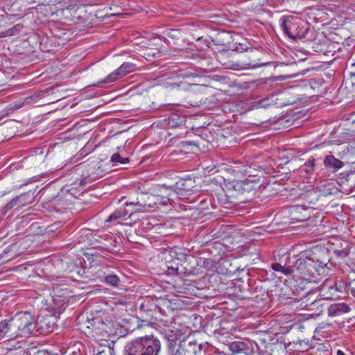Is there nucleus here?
<instances>
[{"label": "nucleus", "instance_id": "nucleus-43", "mask_svg": "<svg viewBox=\"0 0 355 355\" xmlns=\"http://www.w3.org/2000/svg\"><path fill=\"white\" fill-rule=\"evenodd\" d=\"M256 66H257V64H252V67H254Z\"/></svg>", "mask_w": 355, "mask_h": 355}, {"label": "nucleus", "instance_id": "nucleus-14", "mask_svg": "<svg viewBox=\"0 0 355 355\" xmlns=\"http://www.w3.org/2000/svg\"><path fill=\"white\" fill-rule=\"evenodd\" d=\"M164 338L166 340L167 352L177 350L179 347L178 340H179V335L177 332L171 331L166 333Z\"/></svg>", "mask_w": 355, "mask_h": 355}, {"label": "nucleus", "instance_id": "nucleus-34", "mask_svg": "<svg viewBox=\"0 0 355 355\" xmlns=\"http://www.w3.org/2000/svg\"><path fill=\"white\" fill-rule=\"evenodd\" d=\"M167 272L170 275L178 274V267H174L173 266H168L167 267Z\"/></svg>", "mask_w": 355, "mask_h": 355}, {"label": "nucleus", "instance_id": "nucleus-36", "mask_svg": "<svg viewBox=\"0 0 355 355\" xmlns=\"http://www.w3.org/2000/svg\"><path fill=\"white\" fill-rule=\"evenodd\" d=\"M206 345H207V343H197L198 352H200Z\"/></svg>", "mask_w": 355, "mask_h": 355}, {"label": "nucleus", "instance_id": "nucleus-8", "mask_svg": "<svg viewBox=\"0 0 355 355\" xmlns=\"http://www.w3.org/2000/svg\"><path fill=\"white\" fill-rule=\"evenodd\" d=\"M312 209L304 205H296L290 209L291 219L295 221H306L311 218Z\"/></svg>", "mask_w": 355, "mask_h": 355}, {"label": "nucleus", "instance_id": "nucleus-25", "mask_svg": "<svg viewBox=\"0 0 355 355\" xmlns=\"http://www.w3.org/2000/svg\"><path fill=\"white\" fill-rule=\"evenodd\" d=\"M92 327L95 329H102L105 330L106 324L100 318L93 319V322L92 323Z\"/></svg>", "mask_w": 355, "mask_h": 355}, {"label": "nucleus", "instance_id": "nucleus-11", "mask_svg": "<svg viewBox=\"0 0 355 355\" xmlns=\"http://www.w3.org/2000/svg\"><path fill=\"white\" fill-rule=\"evenodd\" d=\"M160 310V308L156 305L153 300H146L144 302H142L139 306V311L140 313H144L147 317H150L151 318H155V313ZM141 317H144L141 315Z\"/></svg>", "mask_w": 355, "mask_h": 355}, {"label": "nucleus", "instance_id": "nucleus-18", "mask_svg": "<svg viewBox=\"0 0 355 355\" xmlns=\"http://www.w3.org/2000/svg\"><path fill=\"white\" fill-rule=\"evenodd\" d=\"M184 122V116L172 114L168 118L167 125L168 128H175L182 126Z\"/></svg>", "mask_w": 355, "mask_h": 355}, {"label": "nucleus", "instance_id": "nucleus-2", "mask_svg": "<svg viewBox=\"0 0 355 355\" xmlns=\"http://www.w3.org/2000/svg\"><path fill=\"white\" fill-rule=\"evenodd\" d=\"M161 343L153 336L137 338L126 343L125 355H158Z\"/></svg>", "mask_w": 355, "mask_h": 355}, {"label": "nucleus", "instance_id": "nucleus-24", "mask_svg": "<svg viewBox=\"0 0 355 355\" xmlns=\"http://www.w3.org/2000/svg\"><path fill=\"white\" fill-rule=\"evenodd\" d=\"M111 162L114 163L126 164L129 162L127 157H122L119 153H114L111 157Z\"/></svg>", "mask_w": 355, "mask_h": 355}, {"label": "nucleus", "instance_id": "nucleus-37", "mask_svg": "<svg viewBox=\"0 0 355 355\" xmlns=\"http://www.w3.org/2000/svg\"><path fill=\"white\" fill-rule=\"evenodd\" d=\"M209 203L211 205V206L214 208V207H216L217 205L216 204V202H215V199L214 198L213 199V202L211 200V199L209 200Z\"/></svg>", "mask_w": 355, "mask_h": 355}, {"label": "nucleus", "instance_id": "nucleus-9", "mask_svg": "<svg viewBox=\"0 0 355 355\" xmlns=\"http://www.w3.org/2000/svg\"><path fill=\"white\" fill-rule=\"evenodd\" d=\"M18 328L22 331L31 332L36 328V324L33 322V318L28 312H24L18 319Z\"/></svg>", "mask_w": 355, "mask_h": 355}, {"label": "nucleus", "instance_id": "nucleus-7", "mask_svg": "<svg viewBox=\"0 0 355 355\" xmlns=\"http://www.w3.org/2000/svg\"><path fill=\"white\" fill-rule=\"evenodd\" d=\"M35 191L29 190L28 191L23 193L14 198L5 206V211L7 212L14 207H16V209H19L25 206L31 205L35 201Z\"/></svg>", "mask_w": 355, "mask_h": 355}, {"label": "nucleus", "instance_id": "nucleus-38", "mask_svg": "<svg viewBox=\"0 0 355 355\" xmlns=\"http://www.w3.org/2000/svg\"><path fill=\"white\" fill-rule=\"evenodd\" d=\"M336 355H345V354H344L343 352H342L341 350L338 349L336 352Z\"/></svg>", "mask_w": 355, "mask_h": 355}, {"label": "nucleus", "instance_id": "nucleus-16", "mask_svg": "<svg viewBox=\"0 0 355 355\" xmlns=\"http://www.w3.org/2000/svg\"><path fill=\"white\" fill-rule=\"evenodd\" d=\"M315 159L313 157H311L308 159V160L300 166L299 168V171L301 174H303L304 176H309L311 175L314 170H315Z\"/></svg>", "mask_w": 355, "mask_h": 355}, {"label": "nucleus", "instance_id": "nucleus-21", "mask_svg": "<svg viewBox=\"0 0 355 355\" xmlns=\"http://www.w3.org/2000/svg\"><path fill=\"white\" fill-rule=\"evenodd\" d=\"M171 257L175 258L180 261H186L189 256L184 253L181 249L178 251L173 250L171 252Z\"/></svg>", "mask_w": 355, "mask_h": 355}, {"label": "nucleus", "instance_id": "nucleus-1", "mask_svg": "<svg viewBox=\"0 0 355 355\" xmlns=\"http://www.w3.org/2000/svg\"><path fill=\"white\" fill-rule=\"evenodd\" d=\"M271 268L286 276L297 272L302 279H308L319 273L321 265L315 262L313 259L308 258L305 254L300 253L293 257L289 255L282 257L279 262L271 264Z\"/></svg>", "mask_w": 355, "mask_h": 355}, {"label": "nucleus", "instance_id": "nucleus-31", "mask_svg": "<svg viewBox=\"0 0 355 355\" xmlns=\"http://www.w3.org/2000/svg\"><path fill=\"white\" fill-rule=\"evenodd\" d=\"M166 355H186V354L184 352V351L179 347L178 349H177V350L167 352Z\"/></svg>", "mask_w": 355, "mask_h": 355}, {"label": "nucleus", "instance_id": "nucleus-39", "mask_svg": "<svg viewBox=\"0 0 355 355\" xmlns=\"http://www.w3.org/2000/svg\"><path fill=\"white\" fill-rule=\"evenodd\" d=\"M206 202H207V200H202L200 201V204H201L202 205V204H205V203H206Z\"/></svg>", "mask_w": 355, "mask_h": 355}, {"label": "nucleus", "instance_id": "nucleus-5", "mask_svg": "<svg viewBox=\"0 0 355 355\" xmlns=\"http://www.w3.org/2000/svg\"><path fill=\"white\" fill-rule=\"evenodd\" d=\"M136 64L132 62H123L117 69L112 72L103 80L98 81L95 85L100 87L102 84L112 83L129 73L136 71Z\"/></svg>", "mask_w": 355, "mask_h": 355}, {"label": "nucleus", "instance_id": "nucleus-6", "mask_svg": "<svg viewBox=\"0 0 355 355\" xmlns=\"http://www.w3.org/2000/svg\"><path fill=\"white\" fill-rule=\"evenodd\" d=\"M337 182L342 193L346 195L353 193L355 191V170L340 173Z\"/></svg>", "mask_w": 355, "mask_h": 355}, {"label": "nucleus", "instance_id": "nucleus-13", "mask_svg": "<svg viewBox=\"0 0 355 355\" xmlns=\"http://www.w3.org/2000/svg\"><path fill=\"white\" fill-rule=\"evenodd\" d=\"M323 164L327 168L332 170L334 172L337 171L344 166V163L341 160L336 158L332 155L325 156Z\"/></svg>", "mask_w": 355, "mask_h": 355}, {"label": "nucleus", "instance_id": "nucleus-42", "mask_svg": "<svg viewBox=\"0 0 355 355\" xmlns=\"http://www.w3.org/2000/svg\"><path fill=\"white\" fill-rule=\"evenodd\" d=\"M309 293H310V291H306V292H305V295H306L309 294Z\"/></svg>", "mask_w": 355, "mask_h": 355}, {"label": "nucleus", "instance_id": "nucleus-28", "mask_svg": "<svg viewBox=\"0 0 355 355\" xmlns=\"http://www.w3.org/2000/svg\"><path fill=\"white\" fill-rule=\"evenodd\" d=\"M170 87L173 89H186L188 87V85L185 83L180 82V83H171V84H170Z\"/></svg>", "mask_w": 355, "mask_h": 355}, {"label": "nucleus", "instance_id": "nucleus-20", "mask_svg": "<svg viewBox=\"0 0 355 355\" xmlns=\"http://www.w3.org/2000/svg\"><path fill=\"white\" fill-rule=\"evenodd\" d=\"M53 324L54 323L51 324V322H46L45 320H43L35 323V329L37 331H38L39 329H42L45 332H50L53 330Z\"/></svg>", "mask_w": 355, "mask_h": 355}, {"label": "nucleus", "instance_id": "nucleus-40", "mask_svg": "<svg viewBox=\"0 0 355 355\" xmlns=\"http://www.w3.org/2000/svg\"><path fill=\"white\" fill-rule=\"evenodd\" d=\"M329 289L330 290H334V291H336V289L334 288V286H331L329 287Z\"/></svg>", "mask_w": 355, "mask_h": 355}, {"label": "nucleus", "instance_id": "nucleus-22", "mask_svg": "<svg viewBox=\"0 0 355 355\" xmlns=\"http://www.w3.org/2000/svg\"><path fill=\"white\" fill-rule=\"evenodd\" d=\"M105 282L108 285L117 286L119 283V278L116 275H107L105 277Z\"/></svg>", "mask_w": 355, "mask_h": 355}, {"label": "nucleus", "instance_id": "nucleus-32", "mask_svg": "<svg viewBox=\"0 0 355 355\" xmlns=\"http://www.w3.org/2000/svg\"><path fill=\"white\" fill-rule=\"evenodd\" d=\"M216 196H217V198L218 200V203L220 205L226 207V201L225 199H223V197L225 196V195L224 194V192H223L222 193H218Z\"/></svg>", "mask_w": 355, "mask_h": 355}, {"label": "nucleus", "instance_id": "nucleus-23", "mask_svg": "<svg viewBox=\"0 0 355 355\" xmlns=\"http://www.w3.org/2000/svg\"><path fill=\"white\" fill-rule=\"evenodd\" d=\"M71 272L73 274L71 275V277L73 278L76 281H79L76 278L77 277L83 278L85 273V270L84 268L76 266L74 268V269L71 271Z\"/></svg>", "mask_w": 355, "mask_h": 355}, {"label": "nucleus", "instance_id": "nucleus-30", "mask_svg": "<svg viewBox=\"0 0 355 355\" xmlns=\"http://www.w3.org/2000/svg\"><path fill=\"white\" fill-rule=\"evenodd\" d=\"M125 205H127V206H128V205L138 206L139 208L135 209L136 211H138V210L141 209V208H144L146 205V203H141L139 200H137L135 201H132L130 202H125Z\"/></svg>", "mask_w": 355, "mask_h": 355}, {"label": "nucleus", "instance_id": "nucleus-4", "mask_svg": "<svg viewBox=\"0 0 355 355\" xmlns=\"http://www.w3.org/2000/svg\"><path fill=\"white\" fill-rule=\"evenodd\" d=\"M161 189L171 190L175 196L180 199H189L192 192L196 191L193 189L195 180L192 178L181 179L172 186H166L165 184L160 186Z\"/></svg>", "mask_w": 355, "mask_h": 355}, {"label": "nucleus", "instance_id": "nucleus-12", "mask_svg": "<svg viewBox=\"0 0 355 355\" xmlns=\"http://www.w3.org/2000/svg\"><path fill=\"white\" fill-rule=\"evenodd\" d=\"M180 348L183 351L192 352L195 354L198 353L197 340L193 336H187L180 343Z\"/></svg>", "mask_w": 355, "mask_h": 355}, {"label": "nucleus", "instance_id": "nucleus-26", "mask_svg": "<svg viewBox=\"0 0 355 355\" xmlns=\"http://www.w3.org/2000/svg\"><path fill=\"white\" fill-rule=\"evenodd\" d=\"M9 329V324L6 320L0 322V339L3 338Z\"/></svg>", "mask_w": 355, "mask_h": 355}, {"label": "nucleus", "instance_id": "nucleus-10", "mask_svg": "<svg viewBox=\"0 0 355 355\" xmlns=\"http://www.w3.org/2000/svg\"><path fill=\"white\" fill-rule=\"evenodd\" d=\"M229 349L233 353H244L246 355H249L253 352L250 343L240 340L230 343Z\"/></svg>", "mask_w": 355, "mask_h": 355}, {"label": "nucleus", "instance_id": "nucleus-33", "mask_svg": "<svg viewBox=\"0 0 355 355\" xmlns=\"http://www.w3.org/2000/svg\"><path fill=\"white\" fill-rule=\"evenodd\" d=\"M334 253L336 254L338 257H345L348 255L349 252L347 250H335Z\"/></svg>", "mask_w": 355, "mask_h": 355}, {"label": "nucleus", "instance_id": "nucleus-29", "mask_svg": "<svg viewBox=\"0 0 355 355\" xmlns=\"http://www.w3.org/2000/svg\"><path fill=\"white\" fill-rule=\"evenodd\" d=\"M174 196H175V193H173L171 190H169V193H167V196L162 197V203L163 205H167L171 200H173V197Z\"/></svg>", "mask_w": 355, "mask_h": 355}, {"label": "nucleus", "instance_id": "nucleus-15", "mask_svg": "<svg viewBox=\"0 0 355 355\" xmlns=\"http://www.w3.org/2000/svg\"><path fill=\"white\" fill-rule=\"evenodd\" d=\"M132 213H129L127 209H120L115 210L109 217L105 220V223H111L114 220L119 219L126 220L131 217Z\"/></svg>", "mask_w": 355, "mask_h": 355}, {"label": "nucleus", "instance_id": "nucleus-3", "mask_svg": "<svg viewBox=\"0 0 355 355\" xmlns=\"http://www.w3.org/2000/svg\"><path fill=\"white\" fill-rule=\"evenodd\" d=\"M279 25L284 34L296 41L306 37L310 30V24L302 17L285 15L279 19Z\"/></svg>", "mask_w": 355, "mask_h": 355}, {"label": "nucleus", "instance_id": "nucleus-27", "mask_svg": "<svg viewBox=\"0 0 355 355\" xmlns=\"http://www.w3.org/2000/svg\"><path fill=\"white\" fill-rule=\"evenodd\" d=\"M235 188H236L237 190H244V191H246V190H250L251 189V187L249 183L248 182H237L235 185Z\"/></svg>", "mask_w": 355, "mask_h": 355}, {"label": "nucleus", "instance_id": "nucleus-41", "mask_svg": "<svg viewBox=\"0 0 355 355\" xmlns=\"http://www.w3.org/2000/svg\"><path fill=\"white\" fill-rule=\"evenodd\" d=\"M315 302H316V300H314V301H313V302H311V304H314V303H315Z\"/></svg>", "mask_w": 355, "mask_h": 355}, {"label": "nucleus", "instance_id": "nucleus-35", "mask_svg": "<svg viewBox=\"0 0 355 355\" xmlns=\"http://www.w3.org/2000/svg\"><path fill=\"white\" fill-rule=\"evenodd\" d=\"M345 83L346 87H347V85H351L353 87L354 85V84H355L353 78H352L346 79L345 80Z\"/></svg>", "mask_w": 355, "mask_h": 355}, {"label": "nucleus", "instance_id": "nucleus-19", "mask_svg": "<svg viewBox=\"0 0 355 355\" xmlns=\"http://www.w3.org/2000/svg\"><path fill=\"white\" fill-rule=\"evenodd\" d=\"M17 253L16 250V245L15 244H12L10 245L7 246L2 252L1 254H0V259L1 258H6L5 261H8L15 257V254Z\"/></svg>", "mask_w": 355, "mask_h": 355}, {"label": "nucleus", "instance_id": "nucleus-17", "mask_svg": "<svg viewBox=\"0 0 355 355\" xmlns=\"http://www.w3.org/2000/svg\"><path fill=\"white\" fill-rule=\"evenodd\" d=\"M349 311V307L347 304L344 303L335 304L330 306L329 315L331 316L337 315L343 313L348 312Z\"/></svg>", "mask_w": 355, "mask_h": 355}]
</instances>
